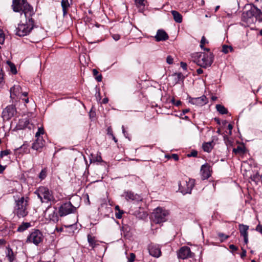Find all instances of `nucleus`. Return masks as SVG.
Returning a JSON list of instances; mask_svg holds the SVG:
<instances>
[{
  "label": "nucleus",
  "instance_id": "43",
  "mask_svg": "<svg viewBox=\"0 0 262 262\" xmlns=\"http://www.w3.org/2000/svg\"><path fill=\"white\" fill-rule=\"evenodd\" d=\"M112 37H113V38L115 40V41H117L120 38V35L118 34H112Z\"/></svg>",
  "mask_w": 262,
  "mask_h": 262
},
{
  "label": "nucleus",
  "instance_id": "31",
  "mask_svg": "<svg viewBox=\"0 0 262 262\" xmlns=\"http://www.w3.org/2000/svg\"><path fill=\"white\" fill-rule=\"evenodd\" d=\"M88 241L90 245L94 248L95 246V241L94 237H93L91 235L89 234L88 235Z\"/></svg>",
  "mask_w": 262,
  "mask_h": 262
},
{
  "label": "nucleus",
  "instance_id": "60",
  "mask_svg": "<svg viewBox=\"0 0 262 262\" xmlns=\"http://www.w3.org/2000/svg\"><path fill=\"white\" fill-rule=\"evenodd\" d=\"M189 111V109H185V110H183V114H185L187 113H188V112Z\"/></svg>",
  "mask_w": 262,
  "mask_h": 262
},
{
  "label": "nucleus",
  "instance_id": "50",
  "mask_svg": "<svg viewBox=\"0 0 262 262\" xmlns=\"http://www.w3.org/2000/svg\"><path fill=\"white\" fill-rule=\"evenodd\" d=\"M246 251L245 250H243L242 253L241 254V257L242 258H244L246 256Z\"/></svg>",
  "mask_w": 262,
  "mask_h": 262
},
{
  "label": "nucleus",
  "instance_id": "1",
  "mask_svg": "<svg viewBox=\"0 0 262 262\" xmlns=\"http://www.w3.org/2000/svg\"><path fill=\"white\" fill-rule=\"evenodd\" d=\"M12 8L15 12L24 14L26 18L32 17L34 14L32 7L27 2V0H12Z\"/></svg>",
  "mask_w": 262,
  "mask_h": 262
},
{
  "label": "nucleus",
  "instance_id": "13",
  "mask_svg": "<svg viewBox=\"0 0 262 262\" xmlns=\"http://www.w3.org/2000/svg\"><path fill=\"white\" fill-rule=\"evenodd\" d=\"M16 111L14 105H10L7 106L2 112V117L6 119H9L14 116Z\"/></svg>",
  "mask_w": 262,
  "mask_h": 262
},
{
  "label": "nucleus",
  "instance_id": "44",
  "mask_svg": "<svg viewBox=\"0 0 262 262\" xmlns=\"http://www.w3.org/2000/svg\"><path fill=\"white\" fill-rule=\"evenodd\" d=\"M206 42V39L205 38L204 36H203L201 38V45H200V47L201 48H203V47H204V44Z\"/></svg>",
  "mask_w": 262,
  "mask_h": 262
},
{
  "label": "nucleus",
  "instance_id": "8",
  "mask_svg": "<svg viewBox=\"0 0 262 262\" xmlns=\"http://www.w3.org/2000/svg\"><path fill=\"white\" fill-rule=\"evenodd\" d=\"M194 185V181L193 179L183 181L179 184V190L183 194L190 193Z\"/></svg>",
  "mask_w": 262,
  "mask_h": 262
},
{
  "label": "nucleus",
  "instance_id": "23",
  "mask_svg": "<svg viewBox=\"0 0 262 262\" xmlns=\"http://www.w3.org/2000/svg\"><path fill=\"white\" fill-rule=\"evenodd\" d=\"M31 226L30 223L28 222H23L18 227L17 231L18 232H24L26 230Z\"/></svg>",
  "mask_w": 262,
  "mask_h": 262
},
{
  "label": "nucleus",
  "instance_id": "29",
  "mask_svg": "<svg viewBox=\"0 0 262 262\" xmlns=\"http://www.w3.org/2000/svg\"><path fill=\"white\" fill-rule=\"evenodd\" d=\"M7 63L9 66L10 68V71L13 74H16L17 73V70L15 66L14 63H12L10 61H7Z\"/></svg>",
  "mask_w": 262,
  "mask_h": 262
},
{
  "label": "nucleus",
  "instance_id": "11",
  "mask_svg": "<svg viewBox=\"0 0 262 262\" xmlns=\"http://www.w3.org/2000/svg\"><path fill=\"white\" fill-rule=\"evenodd\" d=\"M257 12V8L255 6H251L249 10L244 12L242 14V19L247 23L250 22V19L252 17H255V13Z\"/></svg>",
  "mask_w": 262,
  "mask_h": 262
},
{
  "label": "nucleus",
  "instance_id": "20",
  "mask_svg": "<svg viewBox=\"0 0 262 262\" xmlns=\"http://www.w3.org/2000/svg\"><path fill=\"white\" fill-rule=\"evenodd\" d=\"M21 92V88L19 85H14L10 89L11 97L14 98V97L19 95Z\"/></svg>",
  "mask_w": 262,
  "mask_h": 262
},
{
  "label": "nucleus",
  "instance_id": "9",
  "mask_svg": "<svg viewBox=\"0 0 262 262\" xmlns=\"http://www.w3.org/2000/svg\"><path fill=\"white\" fill-rule=\"evenodd\" d=\"M76 208L73 206L71 202L64 203L59 208V214L60 216H64L70 213H74Z\"/></svg>",
  "mask_w": 262,
  "mask_h": 262
},
{
  "label": "nucleus",
  "instance_id": "49",
  "mask_svg": "<svg viewBox=\"0 0 262 262\" xmlns=\"http://www.w3.org/2000/svg\"><path fill=\"white\" fill-rule=\"evenodd\" d=\"M175 161L179 160V156L177 154H172L171 156Z\"/></svg>",
  "mask_w": 262,
  "mask_h": 262
},
{
  "label": "nucleus",
  "instance_id": "28",
  "mask_svg": "<svg viewBox=\"0 0 262 262\" xmlns=\"http://www.w3.org/2000/svg\"><path fill=\"white\" fill-rule=\"evenodd\" d=\"M233 152L235 154L242 155L245 152V148L242 146H238L233 149Z\"/></svg>",
  "mask_w": 262,
  "mask_h": 262
},
{
  "label": "nucleus",
  "instance_id": "3",
  "mask_svg": "<svg viewBox=\"0 0 262 262\" xmlns=\"http://www.w3.org/2000/svg\"><path fill=\"white\" fill-rule=\"evenodd\" d=\"M26 18V23L19 24L16 29V34L19 36H24L29 34L33 28L34 21L32 17Z\"/></svg>",
  "mask_w": 262,
  "mask_h": 262
},
{
  "label": "nucleus",
  "instance_id": "18",
  "mask_svg": "<svg viewBox=\"0 0 262 262\" xmlns=\"http://www.w3.org/2000/svg\"><path fill=\"white\" fill-rule=\"evenodd\" d=\"M156 41H165L168 38V35L163 30H158L155 36Z\"/></svg>",
  "mask_w": 262,
  "mask_h": 262
},
{
  "label": "nucleus",
  "instance_id": "39",
  "mask_svg": "<svg viewBox=\"0 0 262 262\" xmlns=\"http://www.w3.org/2000/svg\"><path fill=\"white\" fill-rule=\"evenodd\" d=\"M136 256L133 253H130L129 257L128 258V262H133L135 260Z\"/></svg>",
  "mask_w": 262,
  "mask_h": 262
},
{
  "label": "nucleus",
  "instance_id": "5",
  "mask_svg": "<svg viewBox=\"0 0 262 262\" xmlns=\"http://www.w3.org/2000/svg\"><path fill=\"white\" fill-rule=\"evenodd\" d=\"M213 55L211 53L209 54L201 53L195 62L198 66L206 68L211 66L213 61Z\"/></svg>",
  "mask_w": 262,
  "mask_h": 262
},
{
  "label": "nucleus",
  "instance_id": "15",
  "mask_svg": "<svg viewBox=\"0 0 262 262\" xmlns=\"http://www.w3.org/2000/svg\"><path fill=\"white\" fill-rule=\"evenodd\" d=\"M189 102L193 104L203 106L207 103L208 100L205 95H202L200 97L190 98Z\"/></svg>",
  "mask_w": 262,
  "mask_h": 262
},
{
  "label": "nucleus",
  "instance_id": "34",
  "mask_svg": "<svg viewBox=\"0 0 262 262\" xmlns=\"http://www.w3.org/2000/svg\"><path fill=\"white\" fill-rule=\"evenodd\" d=\"M47 176V170L46 168L43 169L39 174V178L41 180L44 179Z\"/></svg>",
  "mask_w": 262,
  "mask_h": 262
},
{
  "label": "nucleus",
  "instance_id": "62",
  "mask_svg": "<svg viewBox=\"0 0 262 262\" xmlns=\"http://www.w3.org/2000/svg\"><path fill=\"white\" fill-rule=\"evenodd\" d=\"M214 120L216 121L217 124H220V121L219 118H215Z\"/></svg>",
  "mask_w": 262,
  "mask_h": 262
},
{
  "label": "nucleus",
  "instance_id": "27",
  "mask_svg": "<svg viewBox=\"0 0 262 262\" xmlns=\"http://www.w3.org/2000/svg\"><path fill=\"white\" fill-rule=\"evenodd\" d=\"M172 76L174 78V83H177L180 80H183L184 77L181 73H174L172 75Z\"/></svg>",
  "mask_w": 262,
  "mask_h": 262
},
{
  "label": "nucleus",
  "instance_id": "4",
  "mask_svg": "<svg viewBox=\"0 0 262 262\" xmlns=\"http://www.w3.org/2000/svg\"><path fill=\"white\" fill-rule=\"evenodd\" d=\"M34 193L37 195L41 203H48L55 201L52 191L49 190L47 187L43 186L39 187L34 192Z\"/></svg>",
  "mask_w": 262,
  "mask_h": 262
},
{
  "label": "nucleus",
  "instance_id": "48",
  "mask_svg": "<svg viewBox=\"0 0 262 262\" xmlns=\"http://www.w3.org/2000/svg\"><path fill=\"white\" fill-rule=\"evenodd\" d=\"M229 248L232 251H236L237 249V248L235 246H234V245H230L229 246Z\"/></svg>",
  "mask_w": 262,
  "mask_h": 262
},
{
  "label": "nucleus",
  "instance_id": "58",
  "mask_svg": "<svg viewBox=\"0 0 262 262\" xmlns=\"http://www.w3.org/2000/svg\"><path fill=\"white\" fill-rule=\"evenodd\" d=\"M3 74L0 72V83L3 81Z\"/></svg>",
  "mask_w": 262,
  "mask_h": 262
},
{
  "label": "nucleus",
  "instance_id": "35",
  "mask_svg": "<svg viewBox=\"0 0 262 262\" xmlns=\"http://www.w3.org/2000/svg\"><path fill=\"white\" fill-rule=\"evenodd\" d=\"M7 256L9 257V260L10 261L13 259V252L11 249H8Z\"/></svg>",
  "mask_w": 262,
  "mask_h": 262
},
{
  "label": "nucleus",
  "instance_id": "57",
  "mask_svg": "<svg viewBox=\"0 0 262 262\" xmlns=\"http://www.w3.org/2000/svg\"><path fill=\"white\" fill-rule=\"evenodd\" d=\"M6 243V241L4 239H0V245H4Z\"/></svg>",
  "mask_w": 262,
  "mask_h": 262
},
{
  "label": "nucleus",
  "instance_id": "14",
  "mask_svg": "<svg viewBox=\"0 0 262 262\" xmlns=\"http://www.w3.org/2000/svg\"><path fill=\"white\" fill-rule=\"evenodd\" d=\"M201 174L202 180L208 179L211 176V167L207 164H204L201 168Z\"/></svg>",
  "mask_w": 262,
  "mask_h": 262
},
{
  "label": "nucleus",
  "instance_id": "47",
  "mask_svg": "<svg viewBox=\"0 0 262 262\" xmlns=\"http://www.w3.org/2000/svg\"><path fill=\"white\" fill-rule=\"evenodd\" d=\"M181 67L185 70L187 69V64L184 62H181L180 63Z\"/></svg>",
  "mask_w": 262,
  "mask_h": 262
},
{
  "label": "nucleus",
  "instance_id": "42",
  "mask_svg": "<svg viewBox=\"0 0 262 262\" xmlns=\"http://www.w3.org/2000/svg\"><path fill=\"white\" fill-rule=\"evenodd\" d=\"M166 62L170 64L173 63V58L171 56H168L166 58Z\"/></svg>",
  "mask_w": 262,
  "mask_h": 262
},
{
  "label": "nucleus",
  "instance_id": "17",
  "mask_svg": "<svg viewBox=\"0 0 262 262\" xmlns=\"http://www.w3.org/2000/svg\"><path fill=\"white\" fill-rule=\"evenodd\" d=\"M249 226L244 224L239 225V230L241 236H243L244 238V243L247 244L248 242V233Z\"/></svg>",
  "mask_w": 262,
  "mask_h": 262
},
{
  "label": "nucleus",
  "instance_id": "59",
  "mask_svg": "<svg viewBox=\"0 0 262 262\" xmlns=\"http://www.w3.org/2000/svg\"><path fill=\"white\" fill-rule=\"evenodd\" d=\"M96 161H98V162L102 161V158H101V156H97V157H96Z\"/></svg>",
  "mask_w": 262,
  "mask_h": 262
},
{
  "label": "nucleus",
  "instance_id": "51",
  "mask_svg": "<svg viewBox=\"0 0 262 262\" xmlns=\"http://www.w3.org/2000/svg\"><path fill=\"white\" fill-rule=\"evenodd\" d=\"M173 104H174L176 106H179L181 104V101L180 100H178L176 103H174V100H172Z\"/></svg>",
  "mask_w": 262,
  "mask_h": 262
},
{
  "label": "nucleus",
  "instance_id": "52",
  "mask_svg": "<svg viewBox=\"0 0 262 262\" xmlns=\"http://www.w3.org/2000/svg\"><path fill=\"white\" fill-rule=\"evenodd\" d=\"M122 132H123L124 135L125 136V137L126 138H127V134L126 133L125 130L124 126H122Z\"/></svg>",
  "mask_w": 262,
  "mask_h": 262
},
{
  "label": "nucleus",
  "instance_id": "38",
  "mask_svg": "<svg viewBox=\"0 0 262 262\" xmlns=\"http://www.w3.org/2000/svg\"><path fill=\"white\" fill-rule=\"evenodd\" d=\"M44 134L43 128L42 127H39L38 129V131L36 132L35 134V137L38 138L40 137V135H42Z\"/></svg>",
  "mask_w": 262,
  "mask_h": 262
},
{
  "label": "nucleus",
  "instance_id": "24",
  "mask_svg": "<svg viewBox=\"0 0 262 262\" xmlns=\"http://www.w3.org/2000/svg\"><path fill=\"white\" fill-rule=\"evenodd\" d=\"M213 141L211 142H208L205 143L203 144V148L205 151L209 152L211 151L213 148Z\"/></svg>",
  "mask_w": 262,
  "mask_h": 262
},
{
  "label": "nucleus",
  "instance_id": "10",
  "mask_svg": "<svg viewBox=\"0 0 262 262\" xmlns=\"http://www.w3.org/2000/svg\"><path fill=\"white\" fill-rule=\"evenodd\" d=\"M194 253L191 252L190 249L187 246L181 247L178 252V256L179 258L182 259L192 257Z\"/></svg>",
  "mask_w": 262,
  "mask_h": 262
},
{
  "label": "nucleus",
  "instance_id": "40",
  "mask_svg": "<svg viewBox=\"0 0 262 262\" xmlns=\"http://www.w3.org/2000/svg\"><path fill=\"white\" fill-rule=\"evenodd\" d=\"M124 213L123 210H119L118 212L116 213V217L117 219H120L122 217V215Z\"/></svg>",
  "mask_w": 262,
  "mask_h": 262
},
{
  "label": "nucleus",
  "instance_id": "33",
  "mask_svg": "<svg viewBox=\"0 0 262 262\" xmlns=\"http://www.w3.org/2000/svg\"><path fill=\"white\" fill-rule=\"evenodd\" d=\"M229 50L232 51L233 50V48L231 46H228L227 45H223L222 47V52L225 54H227L229 52Z\"/></svg>",
  "mask_w": 262,
  "mask_h": 262
},
{
  "label": "nucleus",
  "instance_id": "37",
  "mask_svg": "<svg viewBox=\"0 0 262 262\" xmlns=\"http://www.w3.org/2000/svg\"><path fill=\"white\" fill-rule=\"evenodd\" d=\"M144 0H135V4L138 8H140L144 6Z\"/></svg>",
  "mask_w": 262,
  "mask_h": 262
},
{
  "label": "nucleus",
  "instance_id": "2",
  "mask_svg": "<svg viewBox=\"0 0 262 262\" xmlns=\"http://www.w3.org/2000/svg\"><path fill=\"white\" fill-rule=\"evenodd\" d=\"M28 202V198L24 196L18 199H15V206L14 207V212L19 217H24L27 215L28 211H27V206Z\"/></svg>",
  "mask_w": 262,
  "mask_h": 262
},
{
  "label": "nucleus",
  "instance_id": "53",
  "mask_svg": "<svg viewBox=\"0 0 262 262\" xmlns=\"http://www.w3.org/2000/svg\"><path fill=\"white\" fill-rule=\"evenodd\" d=\"M196 72L198 74H201L203 73V70L202 69L199 68L196 70Z\"/></svg>",
  "mask_w": 262,
  "mask_h": 262
},
{
  "label": "nucleus",
  "instance_id": "61",
  "mask_svg": "<svg viewBox=\"0 0 262 262\" xmlns=\"http://www.w3.org/2000/svg\"><path fill=\"white\" fill-rule=\"evenodd\" d=\"M108 134L109 135H111L112 136H114L113 134L112 131V130H110L109 128H108Z\"/></svg>",
  "mask_w": 262,
  "mask_h": 262
},
{
  "label": "nucleus",
  "instance_id": "36",
  "mask_svg": "<svg viewBox=\"0 0 262 262\" xmlns=\"http://www.w3.org/2000/svg\"><path fill=\"white\" fill-rule=\"evenodd\" d=\"M218 236H219V237H220L221 238V242H223L225 240H226L227 238H228L229 237V235H225V234H224L223 233H218Z\"/></svg>",
  "mask_w": 262,
  "mask_h": 262
},
{
  "label": "nucleus",
  "instance_id": "63",
  "mask_svg": "<svg viewBox=\"0 0 262 262\" xmlns=\"http://www.w3.org/2000/svg\"><path fill=\"white\" fill-rule=\"evenodd\" d=\"M94 113H92V112H90V117H94Z\"/></svg>",
  "mask_w": 262,
  "mask_h": 262
},
{
  "label": "nucleus",
  "instance_id": "45",
  "mask_svg": "<svg viewBox=\"0 0 262 262\" xmlns=\"http://www.w3.org/2000/svg\"><path fill=\"white\" fill-rule=\"evenodd\" d=\"M256 230L262 234V225H258L256 227Z\"/></svg>",
  "mask_w": 262,
  "mask_h": 262
},
{
  "label": "nucleus",
  "instance_id": "54",
  "mask_svg": "<svg viewBox=\"0 0 262 262\" xmlns=\"http://www.w3.org/2000/svg\"><path fill=\"white\" fill-rule=\"evenodd\" d=\"M5 169V167L0 164V173H2L4 171Z\"/></svg>",
  "mask_w": 262,
  "mask_h": 262
},
{
  "label": "nucleus",
  "instance_id": "16",
  "mask_svg": "<svg viewBox=\"0 0 262 262\" xmlns=\"http://www.w3.org/2000/svg\"><path fill=\"white\" fill-rule=\"evenodd\" d=\"M148 249L149 254L154 257H159L161 254L159 246L151 244L148 246Z\"/></svg>",
  "mask_w": 262,
  "mask_h": 262
},
{
  "label": "nucleus",
  "instance_id": "41",
  "mask_svg": "<svg viewBox=\"0 0 262 262\" xmlns=\"http://www.w3.org/2000/svg\"><path fill=\"white\" fill-rule=\"evenodd\" d=\"M9 154V150H6L2 151L0 153V157L2 158L4 156H7Z\"/></svg>",
  "mask_w": 262,
  "mask_h": 262
},
{
  "label": "nucleus",
  "instance_id": "21",
  "mask_svg": "<svg viewBox=\"0 0 262 262\" xmlns=\"http://www.w3.org/2000/svg\"><path fill=\"white\" fill-rule=\"evenodd\" d=\"M173 19L176 23H181L182 21V15L178 11L172 10L171 12Z\"/></svg>",
  "mask_w": 262,
  "mask_h": 262
},
{
  "label": "nucleus",
  "instance_id": "32",
  "mask_svg": "<svg viewBox=\"0 0 262 262\" xmlns=\"http://www.w3.org/2000/svg\"><path fill=\"white\" fill-rule=\"evenodd\" d=\"M255 18L256 20H258L259 21H262V12L258 8L257 12H256L255 14Z\"/></svg>",
  "mask_w": 262,
  "mask_h": 262
},
{
  "label": "nucleus",
  "instance_id": "6",
  "mask_svg": "<svg viewBox=\"0 0 262 262\" xmlns=\"http://www.w3.org/2000/svg\"><path fill=\"white\" fill-rule=\"evenodd\" d=\"M168 214V212L167 210L158 207L153 212L151 215V219L154 223L160 224L166 221V216Z\"/></svg>",
  "mask_w": 262,
  "mask_h": 262
},
{
  "label": "nucleus",
  "instance_id": "12",
  "mask_svg": "<svg viewBox=\"0 0 262 262\" xmlns=\"http://www.w3.org/2000/svg\"><path fill=\"white\" fill-rule=\"evenodd\" d=\"M46 216H48V219L53 221L57 222L58 221V216L56 211V208L52 209L51 206H49L45 212Z\"/></svg>",
  "mask_w": 262,
  "mask_h": 262
},
{
  "label": "nucleus",
  "instance_id": "26",
  "mask_svg": "<svg viewBox=\"0 0 262 262\" xmlns=\"http://www.w3.org/2000/svg\"><path fill=\"white\" fill-rule=\"evenodd\" d=\"M217 111L221 114H226L228 113V110L223 105L221 104L216 105Z\"/></svg>",
  "mask_w": 262,
  "mask_h": 262
},
{
  "label": "nucleus",
  "instance_id": "22",
  "mask_svg": "<svg viewBox=\"0 0 262 262\" xmlns=\"http://www.w3.org/2000/svg\"><path fill=\"white\" fill-rule=\"evenodd\" d=\"M61 5L62 8L63 15V16H65L67 14L68 8L70 7L68 0H62Z\"/></svg>",
  "mask_w": 262,
  "mask_h": 262
},
{
  "label": "nucleus",
  "instance_id": "25",
  "mask_svg": "<svg viewBox=\"0 0 262 262\" xmlns=\"http://www.w3.org/2000/svg\"><path fill=\"white\" fill-rule=\"evenodd\" d=\"M125 199L128 201H134L138 199V196L131 191H127L126 192Z\"/></svg>",
  "mask_w": 262,
  "mask_h": 262
},
{
  "label": "nucleus",
  "instance_id": "30",
  "mask_svg": "<svg viewBox=\"0 0 262 262\" xmlns=\"http://www.w3.org/2000/svg\"><path fill=\"white\" fill-rule=\"evenodd\" d=\"M99 72L96 69L93 70V74L95 76V79L98 81L100 82L102 81V77L101 74H99L97 76Z\"/></svg>",
  "mask_w": 262,
  "mask_h": 262
},
{
  "label": "nucleus",
  "instance_id": "46",
  "mask_svg": "<svg viewBox=\"0 0 262 262\" xmlns=\"http://www.w3.org/2000/svg\"><path fill=\"white\" fill-rule=\"evenodd\" d=\"M197 155H198V152L194 150V151H192L190 153V154H188V156L195 157H196Z\"/></svg>",
  "mask_w": 262,
  "mask_h": 262
},
{
  "label": "nucleus",
  "instance_id": "56",
  "mask_svg": "<svg viewBox=\"0 0 262 262\" xmlns=\"http://www.w3.org/2000/svg\"><path fill=\"white\" fill-rule=\"evenodd\" d=\"M108 99L107 98H105L102 100V103L104 104H106L108 102Z\"/></svg>",
  "mask_w": 262,
  "mask_h": 262
},
{
  "label": "nucleus",
  "instance_id": "19",
  "mask_svg": "<svg viewBox=\"0 0 262 262\" xmlns=\"http://www.w3.org/2000/svg\"><path fill=\"white\" fill-rule=\"evenodd\" d=\"M36 138L35 142L32 144V148L33 149L38 150L43 147L45 142L41 137Z\"/></svg>",
  "mask_w": 262,
  "mask_h": 262
},
{
  "label": "nucleus",
  "instance_id": "55",
  "mask_svg": "<svg viewBox=\"0 0 262 262\" xmlns=\"http://www.w3.org/2000/svg\"><path fill=\"white\" fill-rule=\"evenodd\" d=\"M232 128H233V126H232V125L231 124H228V128L230 130V132H229L230 134H231V130H232Z\"/></svg>",
  "mask_w": 262,
  "mask_h": 262
},
{
  "label": "nucleus",
  "instance_id": "64",
  "mask_svg": "<svg viewBox=\"0 0 262 262\" xmlns=\"http://www.w3.org/2000/svg\"><path fill=\"white\" fill-rule=\"evenodd\" d=\"M22 94L24 96H27L28 94V92H24V93H23Z\"/></svg>",
  "mask_w": 262,
  "mask_h": 262
},
{
  "label": "nucleus",
  "instance_id": "7",
  "mask_svg": "<svg viewBox=\"0 0 262 262\" xmlns=\"http://www.w3.org/2000/svg\"><path fill=\"white\" fill-rule=\"evenodd\" d=\"M43 240V235L39 230H34L27 237L26 243L38 245Z\"/></svg>",
  "mask_w": 262,
  "mask_h": 262
}]
</instances>
